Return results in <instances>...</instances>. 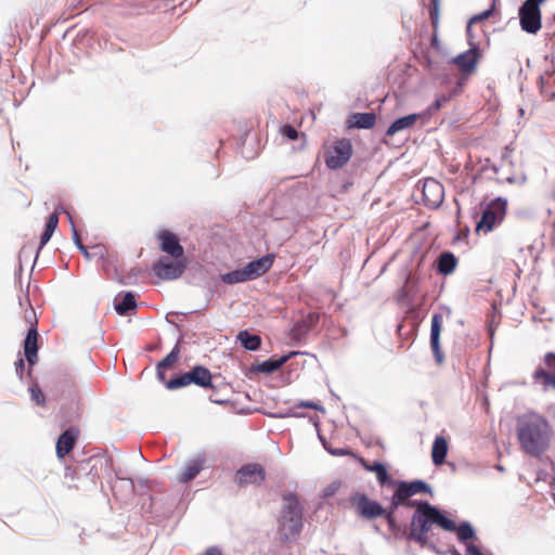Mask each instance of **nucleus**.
<instances>
[{
	"label": "nucleus",
	"mask_w": 555,
	"mask_h": 555,
	"mask_svg": "<svg viewBox=\"0 0 555 555\" xmlns=\"http://www.w3.org/2000/svg\"><path fill=\"white\" fill-rule=\"evenodd\" d=\"M179 345L177 344L173 349L157 364V377L160 382H166L165 371L170 369L177 362L179 356Z\"/></svg>",
	"instance_id": "nucleus-25"
},
{
	"label": "nucleus",
	"mask_w": 555,
	"mask_h": 555,
	"mask_svg": "<svg viewBox=\"0 0 555 555\" xmlns=\"http://www.w3.org/2000/svg\"><path fill=\"white\" fill-rule=\"evenodd\" d=\"M296 406L298 408H305V409H312V410H317V411H322L323 408L321 404H319L318 402H314V401H299Z\"/></svg>",
	"instance_id": "nucleus-37"
},
{
	"label": "nucleus",
	"mask_w": 555,
	"mask_h": 555,
	"mask_svg": "<svg viewBox=\"0 0 555 555\" xmlns=\"http://www.w3.org/2000/svg\"><path fill=\"white\" fill-rule=\"evenodd\" d=\"M206 464V455L204 453L197 454L192 459H189L182 470L177 476L179 483L185 485L192 481L197 475L204 469Z\"/></svg>",
	"instance_id": "nucleus-15"
},
{
	"label": "nucleus",
	"mask_w": 555,
	"mask_h": 555,
	"mask_svg": "<svg viewBox=\"0 0 555 555\" xmlns=\"http://www.w3.org/2000/svg\"><path fill=\"white\" fill-rule=\"evenodd\" d=\"M164 383H165L166 388L169 390L182 388V387H185L191 384L188 372L181 374L180 376H178L176 378H172V379H170L168 382H164Z\"/></svg>",
	"instance_id": "nucleus-32"
},
{
	"label": "nucleus",
	"mask_w": 555,
	"mask_h": 555,
	"mask_svg": "<svg viewBox=\"0 0 555 555\" xmlns=\"http://www.w3.org/2000/svg\"><path fill=\"white\" fill-rule=\"evenodd\" d=\"M338 489H339V483L332 482L323 490V496H325V498L331 496L334 493H336Z\"/></svg>",
	"instance_id": "nucleus-41"
},
{
	"label": "nucleus",
	"mask_w": 555,
	"mask_h": 555,
	"mask_svg": "<svg viewBox=\"0 0 555 555\" xmlns=\"http://www.w3.org/2000/svg\"><path fill=\"white\" fill-rule=\"evenodd\" d=\"M158 240L160 242V249L175 257L181 258L183 256V247L179 243L177 235L169 231H162L158 234Z\"/></svg>",
	"instance_id": "nucleus-17"
},
{
	"label": "nucleus",
	"mask_w": 555,
	"mask_h": 555,
	"mask_svg": "<svg viewBox=\"0 0 555 555\" xmlns=\"http://www.w3.org/2000/svg\"><path fill=\"white\" fill-rule=\"evenodd\" d=\"M544 1L526 0L519 8L520 27L527 34H537L541 29V9Z\"/></svg>",
	"instance_id": "nucleus-6"
},
{
	"label": "nucleus",
	"mask_w": 555,
	"mask_h": 555,
	"mask_svg": "<svg viewBox=\"0 0 555 555\" xmlns=\"http://www.w3.org/2000/svg\"><path fill=\"white\" fill-rule=\"evenodd\" d=\"M323 447H325V450H330L328 447H326V443L323 441Z\"/></svg>",
	"instance_id": "nucleus-50"
},
{
	"label": "nucleus",
	"mask_w": 555,
	"mask_h": 555,
	"mask_svg": "<svg viewBox=\"0 0 555 555\" xmlns=\"http://www.w3.org/2000/svg\"><path fill=\"white\" fill-rule=\"evenodd\" d=\"M297 354V352L292 351L288 354H285L279 359H269L254 367V371L270 374L280 369L285 362H287L293 356Z\"/></svg>",
	"instance_id": "nucleus-23"
},
{
	"label": "nucleus",
	"mask_w": 555,
	"mask_h": 555,
	"mask_svg": "<svg viewBox=\"0 0 555 555\" xmlns=\"http://www.w3.org/2000/svg\"><path fill=\"white\" fill-rule=\"evenodd\" d=\"M361 463L365 470L374 472L376 474V479L380 485L387 483L389 480L387 468L384 464L379 462H374L373 464H367L364 460H361Z\"/></svg>",
	"instance_id": "nucleus-29"
},
{
	"label": "nucleus",
	"mask_w": 555,
	"mask_h": 555,
	"mask_svg": "<svg viewBox=\"0 0 555 555\" xmlns=\"http://www.w3.org/2000/svg\"><path fill=\"white\" fill-rule=\"evenodd\" d=\"M464 555H492V554H487V553L482 552L481 548L476 544H469L465 548Z\"/></svg>",
	"instance_id": "nucleus-39"
},
{
	"label": "nucleus",
	"mask_w": 555,
	"mask_h": 555,
	"mask_svg": "<svg viewBox=\"0 0 555 555\" xmlns=\"http://www.w3.org/2000/svg\"><path fill=\"white\" fill-rule=\"evenodd\" d=\"M352 155V146L349 140H339L328 150L325 164L330 169L341 168Z\"/></svg>",
	"instance_id": "nucleus-8"
},
{
	"label": "nucleus",
	"mask_w": 555,
	"mask_h": 555,
	"mask_svg": "<svg viewBox=\"0 0 555 555\" xmlns=\"http://www.w3.org/2000/svg\"><path fill=\"white\" fill-rule=\"evenodd\" d=\"M266 479L264 468L257 463L243 465L236 473V483L240 487L248 485H261Z\"/></svg>",
	"instance_id": "nucleus-11"
},
{
	"label": "nucleus",
	"mask_w": 555,
	"mask_h": 555,
	"mask_svg": "<svg viewBox=\"0 0 555 555\" xmlns=\"http://www.w3.org/2000/svg\"><path fill=\"white\" fill-rule=\"evenodd\" d=\"M516 437L520 450L540 459L552 444L553 429L550 422L540 413L527 411L516 417Z\"/></svg>",
	"instance_id": "nucleus-1"
},
{
	"label": "nucleus",
	"mask_w": 555,
	"mask_h": 555,
	"mask_svg": "<svg viewBox=\"0 0 555 555\" xmlns=\"http://www.w3.org/2000/svg\"><path fill=\"white\" fill-rule=\"evenodd\" d=\"M24 366H25L24 360L22 358H20L15 362V371H16V374L20 376V378H23Z\"/></svg>",
	"instance_id": "nucleus-43"
},
{
	"label": "nucleus",
	"mask_w": 555,
	"mask_h": 555,
	"mask_svg": "<svg viewBox=\"0 0 555 555\" xmlns=\"http://www.w3.org/2000/svg\"><path fill=\"white\" fill-rule=\"evenodd\" d=\"M272 264L273 256L266 255L261 258L249 261L241 269H235L231 272L221 274L220 279L222 282L229 285L253 281L267 273Z\"/></svg>",
	"instance_id": "nucleus-4"
},
{
	"label": "nucleus",
	"mask_w": 555,
	"mask_h": 555,
	"mask_svg": "<svg viewBox=\"0 0 555 555\" xmlns=\"http://www.w3.org/2000/svg\"><path fill=\"white\" fill-rule=\"evenodd\" d=\"M283 133L289 140H296L298 138V132L295 128L291 126H286L283 128Z\"/></svg>",
	"instance_id": "nucleus-42"
},
{
	"label": "nucleus",
	"mask_w": 555,
	"mask_h": 555,
	"mask_svg": "<svg viewBox=\"0 0 555 555\" xmlns=\"http://www.w3.org/2000/svg\"><path fill=\"white\" fill-rule=\"evenodd\" d=\"M495 468H496L499 472H504V467H503L501 464L495 465Z\"/></svg>",
	"instance_id": "nucleus-47"
},
{
	"label": "nucleus",
	"mask_w": 555,
	"mask_h": 555,
	"mask_svg": "<svg viewBox=\"0 0 555 555\" xmlns=\"http://www.w3.org/2000/svg\"><path fill=\"white\" fill-rule=\"evenodd\" d=\"M552 196H553V198L555 199V188H554V191H553V193H552Z\"/></svg>",
	"instance_id": "nucleus-51"
},
{
	"label": "nucleus",
	"mask_w": 555,
	"mask_h": 555,
	"mask_svg": "<svg viewBox=\"0 0 555 555\" xmlns=\"http://www.w3.org/2000/svg\"><path fill=\"white\" fill-rule=\"evenodd\" d=\"M78 437V430L75 428L66 429L57 439L56 442V454L60 459L67 455L75 446V441Z\"/></svg>",
	"instance_id": "nucleus-20"
},
{
	"label": "nucleus",
	"mask_w": 555,
	"mask_h": 555,
	"mask_svg": "<svg viewBox=\"0 0 555 555\" xmlns=\"http://www.w3.org/2000/svg\"><path fill=\"white\" fill-rule=\"evenodd\" d=\"M395 511H396V509H392V504H391V505H390V509H389L388 512H387V511H385V514L383 515V516L386 518V520H387V522H388V525H389V528H390L391 530H395V529H396V520H395V518H393V512H395Z\"/></svg>",
	"instance_id": "nucleus-40"
},
{
	"label": "nucleus",
	"mask_w": 555,
	"mask_h": 555,
	"mask_svg": "<svg viewBox=\"0 0 555 555\" xmlns=\"http://www.w3.org/2000/svg\"><path fill=\"white\" fill-rule=\"evenodd\" d=\"M190 383L203 388L212 387V375L208 369L202 365L194 366L188 372Z\"/></svg>",
	"instance_id": "nucleus-21"
},
{
	"label": "nucleus",
	"mask_w": 555,
	"mask_h": 555,
	"mask_svg": "<svg viewBox=\"0 0 555 555\" xmlns=\"http://www.w3.org/2000/svg\"><path fill=\"white\" fill-rule=\"evenodd\" d=\"M423 204L431 209L438 208L444 198L443 185L434 178H427L422 183Z\"/></svg>",
	"instance_id": "nucleus-10"
},
{
	"label": "nucleus",
	"mask_w": 555,
	"mask_h": 555,
	"mask_svg": "<svg viewBox=\"0 0 555 555\" xmlns=\"http://www.w3.org/2000/svg\"><path fill=\"white\" fill-rule=\"evenodd\" d=\"M448 453V442L442 436H437L433 443L431 457L435 465L444 463Z\"/></svg>",
	"instance_id": "nucleus-24"
},
{
	"label": "nucleus",
	"mask_w": 555,
	"mask_h": 555,
	"mask_svg": "<svg viewBox=\"0 0 555 555\" xmlns=\"http://www.w3.org/2000/svg\"><path fill=\"white\" fill-rule=\"evenodd\" d=\"M72 232H73V240H74L75 245L78 247V249L83 254V256L87 259H90V254H89L87 247L81 243L80 236L78 234V231H77L74 222H72Z\"/></svg>",
	"instance_id": "nucleus-34"
},
{
	"label": "nucleus",
	"mask_w": 555,
	"mask_h": 555,
	"mask_svg": "<svg viewBox=\"0 0 555 555\" xmlns=\"http://www.w3.org/2000/svg\"><path fill=\"white\" fill-rule=\"evenodd\" d=\"M479 50L476 46L452 59V62L463 72L473 73L476 69Z\"/></svg>",
	"instance_id": "nucleus-18"
},
{
	"label": "nucleus",
	"mask_w": 555,
	"mask_h": 555,
	"mask_svg": "<svg viewBox=\"0 0 555 555\" xmlns=\"http://www.w3.org/2000/svg\"><path fill=\"white\" fill-rule=\"evenodd\" d=\"M431 494L430 486L423 480H414L411 482L400 481L398 482L397 489L392 495V509H397L399 505H406V500L417 493Z\"/></svg>",
	"instance_id": "nucleus-7"
},
{
	"label": "nucleus",
	"mask_w": 555,
	"mask_h": 555,
	"mask_svg": "<svg viewBox=\"0 0 555 555\" xmlns=\"http://www.w3.org/2000/svg\"><path fill=\"white\" fill-rule=\"evenodd\" d=\"M328 452L333 455H345L348 453V451L344 449L328 450Z\"/></svg>",
	"instance_id": "nucleus-46"
},
{
	"label": "nucleus",
	"mask_w": 555,
	"mask_h": 555,
	"mask_svg": "<svg viewBox=\"0 0 555 555\" xmlns=\"http://www.w3.org/2000/svg\"><path fill=\"white\" fill-rule=\"evenodd\" d=\"M447 102V98L446 96H440L438 99H436L429 106L427 109L423 111L422 113H428V121L430 120L433 114L437 111H439L443 103Z\"/></svg>",
	"instance_id": "nucleus-35"
},
{
	"label": "nucleus",
	"mask_w": 555,
	"mask_h": 555,
	"mask_svg": "<svg viewBox=\"0 0 555 555\" xmlns=\"http://www.w3.org/2000/svg\"><path fill=\"white\" fill-rule=\"evenodd\" d=\"M494 5H495V2L493 1L492 5L489 9H487L483 12L473 16L470 18V21H469V24H473V23H476V22H481L483 20L489 18L492 15V13H493Z\"/></svg>",
	"instance_id": "nucleus-36"
},
{
	"label": "nucleus",
	"mask_w": 555,
	"mask_h": 555,
	"mask_svg": "<svg viewBox=\"0 0 555 555\" xmlns=\"http://www.w3.org/2000/svg\"><path fill=\"white\" fill-rule=\"evenodd\" d=\"M351 502L356 506L357 513L366 519H373L385 514L384 507L365 494H356Z\"/></svg>",
	"instance_id": "nucleus-13"
},
{
	"label": "nucleus",
	"mask_w": 555,
	"mask_h": 555,
	"mask_svg": "<svg viewBox=\"0 0 555 555\" xmlns=\"http://www.w3.org/2000/svg\"><path fill=\"white\" fill-rule=\"evenodd\" d=\"M429 14L433 23L436 24L439 15V0H431V8Z\"/></svg>",
	"instance_id": "nucleus-38"
},
{
	"label": "nucleus",
	"mask_w": 555,
	"mask_h": 555,
	"mask_svg": "<svg viewBox=\"0 0 555 555\" xmlns=\"http://www.w3.org/2000/svg\"><path fill=\"white\" fill-rule=\"evenodd\" d=\"M302 529V507L295 494L288 493L283 498L279 517V532L282 540H295Z\"/></svg>",
	"instance_id": "nucleus-3"
},
{
	"label": "nucleus",
	"mask_w": 555,
	"mask_h": 555,
	"mask_svg": "<svg viewBox=\"0 0 555 555\" xmlns=\"http://www.w3.org/2000/svg\"><path fill=\"white\" fill-rule=\"evenodd\" d=\"M155 275L162 280H176L182 275L185 266L180 260L160 258L152 267Z\"/></svg>",
	"instance_id": "nucleus-12"
},
{
	"label": "nucleus",
	"mask_w": 555,
	"mask_h": 555,
	"mask_svg": "<svg viewBox=\"0 0 555 555\" xmlns=\"http://www.w3.org/2000/svg\"><path fill=\"white\" fill-rule=\"evenodd\" d=\"M442 322L443 315L441 313L437 312L433 314L430 325V347L438 363L443 361V354L440 349V333Z\"/></svg>",
	"instance_id": "nucleus-16"
},
{
	"label": "nucleus",
	"mask_w": 555,
	"mask_h": 555,
	"mask_svg": "<svg viewBox=\"0 0 555 555\" xmlns=\"http://www.w3.org/2000/svg\"><path fill=\"white\" fill-rule=\"evenodd\" d=\"M514 180H515V179H514V178H512V177L507 178V181H508V182H511V183H512V182H514Z\"/></svg>",
	"instance_id": "nucleus-48"
},
{
	"label": "nucleus",
	"mask_w": 555,
	"mask_h": 555,
	"mask_svg": "<svg viewBox=\"0 0 555 555\" xmlns=\"http://www.w3.org/2000/svg\"><path fill=\"white\" fill-rule=\"evenodd\" d=\"M376 122L374 113H357L352 116V125L359 129H371Z\"/></svg>",
	"instance_id": "nucleus-28"
},
{
	"label": "nucleus",
	"mask_w": 555,
	"mask_h": 555,
	"mask_svg": "<svg viewBox=\"0 0 555 555\" xmlns=\"http://www.w3.org/2000/svg\"><path fill=\"white\" fill-rule=\"evenodd\" d=\"M323 447H325V450H330L328 447H326V443L323 441Z\"/></svg>",
	"instance_id": "nucleus-49"
},
{
	"label": "nucleus",
	"mask_w": 555,
	"mask_h": 555,
	"mask_svg": "<svg viewBox=\"0 0 555 555\" xmlns=\"http://www.w3.org/2000/svg\"><path fill=\"white\" fill-rule=\"evenodd\" d=\"M29 392H30L31 400L34 402H36L39 405H44L46 397L37 384H33L29 387Z\"/></svg>",
	"instance_id": "nucleus-33"
},
{
	"label": "nucleus",
	"mask_w": 555,
	"mask_h": 555,
	"mask_svg": "<svg viewBox=\"0 0 555 555\" xmlns=\"http://www.w3.org/2000/svg\"><path fill=\"white\" fill-rule=\"evenodd\" d=\"M135 308V298L130 292L126 293L120 300L115 299V310L120 315H126L130 310H134Z\"/></svg>",
	"instance_id": "nucleus-26"
},
{
	"label": "nucleus",
	"mask_w": 555,
	"mask_h": 555,
	"mask_svg": "<svg viewBox=\"0 0 555 555\" xmlns=\"http://www.w3.org/2000/svg\"><path fill=\"white\" fill-rule=\"evenodd\" d=\"M203 555H222L221 551L215 546L209 547Z\"/></svg>",
	"instance_id": "nucleus-45"
},
{
	"label": "nucleus",
	"mask_w": 555,
	"mask_h": 555,
	"mask_svg": "<svg viewBox=\"0 0 555 555\" xmlns=\"http://www.w3.org/2000/svg\"><path fill=\"white\" fill-rule=\"evenodd\" d=\"M62 212H64V214H66V215H67L68 220H69V223L72 224V222H74V221H73V218H72L70 214H69L68 211H66V210L63 208V206L59 205V206L55 208V210H54V212H53L52 215H56V218L59 219V215H60V214H62Z\"/></svg>",
	"instance_id": "nucleus-44"
},
{
	"label": "nucleus",
	"mask_w": 555,
	"mask_h": 555,
	"mask_svg": "<svg viewBox=\"0 0 555 555\" xmlns=\"http://www.w3.org/2000/svg\"><path fill=\"white\" fill-rule=\"evenodd\" d=\"M457 260L452 253H443L438 259V271L444 275L451 274L456 267Z\"/></svg>",
	"instance_id": "nucleus-27"
},
{
	"label": "nucleus",
	"mask_w": 555,
	"mask_h": 555,
	"mask_svg": "<svg viewBox=\"0 0 555 555\" xmlns=\"http://www.w3.org/2000/svg\"><path fill=\"white\" fill-rule=\"evenodd\" d=\"M37 327L31 324L24 340V353L29 365H34L38 359Z\"/></svg>",
	"instance_id": "nucleus-19"
},
{
	"label": "nucleus",
	"mask_w": 555,
	"mask_h": 555,
	"mask_svg": "<svg viewBox=\"0 0 555 555\" xmlns=\"http://www.w3.org/2000/svg\"><path fill=\"white\" fill-rule=\"evenodd\" d=\"M428 122V113H414L396 119L387 129V135H393L398 132L409 130L418 125L420 128Z\"/></svg>",
	"instance_id": "nucleus-14"
},
{
	"label": "nucleus",
	"mask_w": 555,
	"mask_h": 555,
	"mask_svg": "<svg viewBox=\"0 0 555 555\" xmlns=\"http://www.w3.org/2000/svg\"><path fill=\"white\" fill-rule=\"evenodd\" d=\"M408 506H416L411 520L410 538L426 544L428 541V532L433 525L447 530L453 531L455 522L446 517L436 506L423 501H409Z\"/></svg>",
	"instance_id": "nucleus-2"
},
{
	"label": "nucleus",
	"mask_w": 555,
	"mask_h": 555,
	"mask_svg": "<svg viewBox=\"0 0 555 555\" xmlns=\"http://www.w3.org/2000/svg\"><path fill=\"white\" fill-rule=\"evenodd\" d=\"M237 340L247 350L255 351L260 347L261 338L258 335H251L247 331H241L237 334Z\"/></svg>",
	"instance_id": "nucleus-30"
},
{
	"label": "nucleus",
	"mask_w": 555,
	"mask_h": 555,
	"mask_svg": "<svg viewBox=\"0 0 555 555\" xmlns=\"http://www.w3.org/2000/svg\"><path fill=\"white\" fill-rule=\"evenodd\" d=\"M534 383L542 385L543 389H555V352H547L543 358V365L535 369L532 374Z\"/></svg>",
	"instance_id": "nucleus-9"
},
{
	"label": "nucleus",
	"mask_w": 555,
	"mask_h": 555,
	"mask_svg": "<svg viewBox=\"0 0 555 555\" xmlns=\"http://www.w3.org/2000/svg\"><path fill=\"white\" fill-rule=\"evenodd\" d=\"M57 224H59V219L56 218V215H50L47 220L46 230H44L43 234L41 235L40 248H42L50 241L55 229L57 228Z\"/></svg>",
	"instance_id": "nucleus-31"
},
{
	"label": "nucleus",
	"mask_w": 555,
	"mask_h": 555,
	"mask_svg": "<svg viewBox=\"0 0 555 555\" xmlns=\"http://www.w3.org/2000/svg\"><path fill=\"white\" fill-rule=\"evenodd\" d=\"M452 532H456V537L460 543L464 544L465 548L469 544H475L477 540V533L475 528L469 521H462Z\"/></svg>",
	"instance_id": "nucleus-22"
},
{
	"label": "nucleus",
	"mask_w": 555,
	"mask_h": 555,
	"mask_svg": "<svg viewBox=\"0 0 555 555\" xmlns=\"http://www.w3.org/2000/svg\"><path fill=\"white\" fill-rule=\"evenodd\" d=\"M507 201L498 197L491 201L482 210L481 219L477 222V232L488 233L501 224L506 215Z\"/></svg>",
	"instance_id": "nucleus-5"
}]
</instances>
